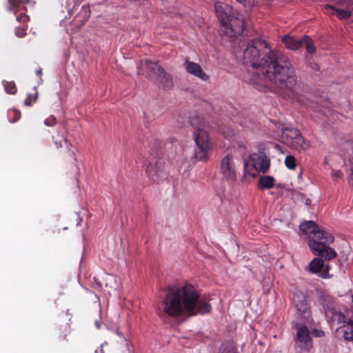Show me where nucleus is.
<instances>
[{"instance_id": "nucleus-26", "label": "nucleus", "mask_w": 353, "mask_h": 353, "mask_svg": "<svg viewBox=\"0 0 353 353\" xmlns=\"http://www.w3.org/2000/svg\"><path fill=\"white\" fill-rule=\"evenodd\" d=\"M9 2L10 4L13 5V7H10L9 8L10 10H13L14 7L19 8V9L23 7L21 4L20 0H9Z\"/></svg>"}, {"instance_id": "nucleus-35", "label": "nucleus", "mask_w": 353, "mask_h": 353, "mask_svg": "<svg viewBox=\"0 0 353 353\" xmlns=\"http://www.w3.org/2000/svg\"><path fill=\"white\" fill-rule=\"evenodd\" d=\"M148 172L149 173V174H152L151 171L149 169H148Z\"/></svg>"}, {"instance_id": "nucleus-7", "label": "nucleus", "mask_w": 353, "mask_h": 353, "mask_svg": "<svg viewBox=\"0 0 353 353\" xmlns=\"http://www.w3.org/2000/svg\"><path fill=\"white\" fill-rule=\"evenodd\" d=\"M327 13L339 19H347L353 16V2L350 0H335L333 5L325 6Z\"/></svg>"}, {"instance_id": "nucleus-21", "label": "nucleus", "mask_w": 353, "mask_h": 353, "mask_svg": "<svg viewBox=\"0 0 353 353\" xmlns=\"http://www.w3.org/2000/svg\"><path fill=\"white\" fill-rule=\"evenodd\" d=\"M239 3L242 4L245 8L252 9L257 6L259 3V0H236Z\"/></svg>"}, {"instance_id": "nucleus-12", "label": "nucleus", "mask_w": 353, "mask_h": 353, "mask_svg": "<svg viewBox=\"0 0 353 353\" xmlns=\"http://www.w3.org/2000/svg\"><path fill=\"white\" fill-rule=\"evenodd\" d=\"M220 172L223 176L230 182H233L236 179V165L234 160L225 157L221 161Z\"/></svg>"}, {"instance_id": "nucleus-5", "label": "nucleus", "mask_w": 353, "mask_h": 353, "mask_svg": "<svg viewBox=\"0 0 353 353\" xmlns=\"http://www.w3.org/2000/svg\"><path fill=\"white\" fill-rule=\"evenodd\" d=\"M144 67L148 70L147 77L163 88H170L173 85L172 79L162 67L150 61H146Z\"/></svg>"}, {"instance_id": "nucleus-11", "label": "nucleus", "mask_w": 353, "mask_h": 353, "mask_svg": "<svg viewBox=\"0 0 353 353\" xmlns=\"http://www.w3.org/2000/svg\"><path fill=\"white\" fill-rule=\"evenodd\" d=\"M214 12L221 28L226 24V21L233 15L234 12L237 11L225 3L217 1L214 3Z\"/></svg>"}, {"instance_id": "nucleus-17", "label": "nucleus", "mask_w": 353, "mask_h": 353, "mask_svg": "<svg viewBox=\"0 0 353 353\" xmlns=\"http://www.w3.org/2000/svg\"><path fill=\"white\" fill-rule=\"evenodd\" d=\"M290 147L299 151H305L309 149L310 143L307 141H306L299 133L298 134V137L290 145Z\"/></svg>"}, {"instance_id": "nucleus-37", "label": "nucleus", "mask_w": 353, "mask_h": 353, "mask_svg": "<svg viewBox=\"0 0 353 353\" xmlns=\"http://www.w3.org/2000/svg\"><path fill=\"white\" fill-rule=\"evenodd\" d=\"M352 178H353V173L352 174Z\"/></svg>"}, {"instance_id": "nucleus-8", "label": "nucleus", "mask_w": 353, "mask_h": 353, "mask_svg": "<svg viewBox=\"0 0 353 353\" xmlns=\"http://www.w3.org/2000/svg\"><path fill=\"white\" fill-rule=\"evenodd\" d=\"M245 27V22L242 15L239 12H234L233 15L228 19L226 24L223 26L221 30L228 37H234L243 32Z\"/></svg>"}, {"instance_id": "nucleus-28", "label": "nucleus", "mask_w": 353, "mask_h": 353, "mask_svg": "<svg viewBox=\"0 0 353 353\" xmlns=\"http://www.w3.org/2000/svg\"><path fill=\"white\" fill-rule=\"evenodd\" d=\"M15 33H16L17 36H18L19 37H23L26 34V30L24 28H17Z\"/></svg>"}, {"instance_id": "nucleus-20", "label": "nucleus", "mask_w": 353, "mask_h": 353, "mask_svg": "<svg viewBox=\"0 0 353 353\" xmlns=\"http://www.w3.org/2000/svg\"><path fill=\"white\" fill-rule=\"evenodd\" d=\"M303 45L305 46L307 52L310 54L314 53L316 49L312 43V39L307 36H304L303 37Z\"/></svg>"}, {"instance_id": "nucleus-13", "label": "nucleus", "mask_w": 353, "mask_h": 353, "mask_svg": "<svg viewBox=\"0 0 353 353\" xmlns=\"http://www.w3.org/2000/svg\"><path fill=\"white\" fill-rule=\"evenodd\" d=\"M185 70L188 73L193 75L202 81H208L209 76L203 70L201 65L195 62L185 61L184 63Z\"/></svg>"}, {"instance_id": "nucleus-34", "label": "nucleus", "mask_w": 353, "mask_h": 353, "mask_svg": "<svg viewBox=\"0 0 353 353\" xmlns=\"http://www.w3.org/2000/svg\"><path fill=\"white\" fill-rule=\"evenodd\" d=\"M321 277H323V278H327V277H328V276H327V274H326V273H323V274L321 275Z\"/></svg>"}, {"instance_id": "nucleus-3", "label": "nucleus", "mask_w": 353, "mask_h": 353, "mask_svg": "<svg viewBox=\"0 0 353 353\" xmlns=\"http://www.w3.org/2000/svg\"><path fill=\"white\" fill-rule=\"evenodd\" d=\"M299 228L309 238L307 245L314 254L326 260H331L336 256L335 250L329 245L334 241V236L330 233L319 228L312 221L302 223Z\"/></svg>"}, {"instance_id": "nucleus-33", "label": "nucleus", "mask_w": 353, "mask_h": 353, "mask_svg": "<svg viewBox=\"0 0 353 353\" xmlns=\"http://www.w3.org/2000/svg\"><path fill=\"white\" fill-rule=\"evenodd\" d=\"M95 325H96L97 328H100L101 327V324L99 323V321H96L95 322Z\"/></svg>"}, {"instance_id": "nucleus-14", "label": "nucleus", "mask_w": 353, "mask_h": 353, "mask_svg": "<svg viewBox=\"0 0 353 353\" xmlns=\"http://www.w3.org/2000/svg\"><path fill=\"white\" fill-rule=\"evenodd\" d=\"M343 324L337 329V332L345 340L353 341V321H343Z\"/></svg>"}, {"instance_id": "nucleus-25", "label": "nucleus", "mask_w": 353, "mask_h": 353, "mask_svg": "<svg viewBox=\"0 0 353 353\" xmlns=\"http://www.w3.org/2000/svg\"><path fill=\"white\" fill-rule=\"evenodd\" d=\"M37 94H34L32 98L31 97V96L29 94L27 97V99H26L25 101H24V103L26 105H28V106H30L32 105V102H34L37 101Z\"/></svg>"}, {"instance_id": "nucleus-16", "label": "nucleus", "mask_w": 353, "mask_h": 353, "mask_svg": "<svg viewBox=\"0 0 353 353\" xmlns=\"http://www.w3.org/2000/svg\"><path fill=\"white\" fill-rule=\"evenodd\" d=\"M299 133V131L295 128H285L283 131L282 139L284 143L290 146Z\"/></svg>"}, {"instance_id": "nucleus-27", "label": "nucleus", "mask_w": 353, "mask_h": 353, "mask_svg": "<svg viewBox=\"0 0 353 353\" xmlns=\"http://www.w3.org/2000/svg\"><path fill=\"white\" fill-rule=\"evenodd\" d=\"M17 19L19 21L26 23L29 21V17L23 13H20L17 17Z\"/></svg>"}, {"instance_id": "nucleus-6", "label": "nucleus", "mask_w": 353, "mask_h": 353, "mask_svg": "<svg viewBox=\"0 0 353 353\" xmlns=\"http://www.w3.org/2000/svg\"><path fill=\"white\" fill-rule=\"evenodd\" d=\"M246 173L256 176L259 172H265L270 167V161L262 153L252 154L244 164Z\"/></svg>"}, {"instance_id": "nucleus-36", "label": "nucleus", "mask_w": 353, "mask_h": 353, "mask_svg": "<svg viewBox=\"0 0 353 353\" xmlns=\"http://www.w3.org/2000/svg\"><path fill=\"white\" fill-rule=\"evenodd\" d=\"M37 74H41V71H37Z\"/></svg>"}, {"instance_id": "nucleus-22", "label": "nucleus", "mask_w": 353, "mask_h": 353, "mask_svg": "<svg viewBox=\"0 0 353 353\" xmlns=\"http://www.w3.org/2000/svg\"><path fill=\"white\" fill-rule=\"evenodd\" d=\"M285 164L288 168L294 170L296 166V159L291 155L287 156L285 159Z\"/></svg>"}, {"instance_id": "nucleus-29", "label": "nucleus", "mask_w": 353, "mask_h": 353, "mask_svg": "<svg viewBox=\"0 0 353 353\" xmlns=\"http://www.w3.org/2000/svg\"><path fill=\"white\" fill-rule=\"evenodd\" d=\"M332 176L335 178H341L342 174L339 170H333L332 172Z\"/></svg>"}, {"instance_id": "nucleus-2", "label": "nucleus", "mask_w": 353, "mask_h": 353, "mask_svg": "<svg viewBox=\"0 0 353 353\" xmlns=\"http://www.w3.org/2000/svg\"><path fill=\"white\" fill-rule=\"evenodd\" d=\"M210 304L199 299V294L194 287L189 283L170 289L163 302V311L169 316L176 317L188 314H206L211 311Z\"/></svg>"}, {"instance_id": "nucleus-32", "label": "nucleus", "mask_w": 353, "mask_h": 353, "mask_svg": "<svg viewBox=\"0 0 353 353\" xmlns=\"http://www.w3.org/2000/svg\"><path fill=\"white\" fill-rule=\"evenodd\" d=\"M323 334V332L322 331H318V332H316V336H322Z\"/></svg>"}, {"instance_id": "nucleus-4", "label": "nucleus", "mask_w": 353, "mask_h": 353, "mask_svg": "<svg viewBox=\"0 0 353 353\" xmlns=\"http://www.w3.org/2000/svg\"><path fill=\"white\" fill-rule=\"evenodd\" d=\"M195 143L194 158L198 161H205L208 159L212 143L208 132L203 128H195L192 133Z\"/></svg>"}, {"instance_id": "nucleus-10", "label": "nucleus", "mask_w": 353, "mask_h": 353, "mask_svg": "<svg viewBox=\"0 0 353 353\" xmlns=\"http://www.w3.org/2000/svg\"><path fill=\"white\" fill-rule=\"evenodd\" d=\"M292 301L300 318L308 322L311 319V314L305 296L302 293H296L294 294Z\"/></svg>"}, {"instance_id": "nucleus-23", "label": "nucleus", "mask_w": 353, "mask_h": 353, "mask_svg": "<svg viewBox=\"0 0 353 353\" xmlns=\"http://www.w3.org/2000/svg\"><path fill=\"white\" fill-rule=\"evenodd\" d=\"M4 87L6 92L8 94H14L17 92V88L13 82H7Z\"/></svg>"}, {"instance_id": "nucleus-24", "label": "nucleus", "mask_w": 353, "mask_h": 353, "mask_svg": "<svg viewBox=\"0 0 353 353\" xmlns=\"http://www.w3.org/2000/svg\"><path fill=\"white\" fill-rule=\"evenodd\" d=\"M57 123V119L56 118L51 115L44 121V124L46 126H54Z\"/></svg>"}, {"instance_id": "nucleus-31", "label": "nucleus", "mask_w": 353, "mask_h": 353, "mask_svg": "<svg viewBox=\"0 0 353 353\" xmlns=\"http://www.w3.org/2000/svg\"><path fill=\"white\" fill-rule=\"evenodd\" d=\"M335 316L336 317H338V319L340 320V321H342L343 319H345L344 316L342 315L340 313H337L335 314Z\"/></svg>"}, {"instance_id": "nucleus-1", "label": "nucleus", "mask_w": 353, "mask_h": 353, "mask_svg": "<svg viewBox=\"0 0 353 353\" xmlns=\"http://www.w3.org/2000/svg\"><path fill=\"white\" fill-rule=\"evenodd\" d=\"M243 62L282 90H292L297 84V77L289 59L265 41L248 43L243 51Z\"/></svg>"}, {"instance_id": "nucleus-9", "label": "nucleus", "mask_w": 353, "mask_h": 353, "mask_svg": "<svg viewBox=\"0 0 353 353\" xmlns=\"http://www.w3.org/2000/svg\"><path fill=\"white\" fill-rule=\"evenodd\" d=\"M295 342L297 346L303 350H310L312 347L311 334L305 325H296Z\"/></svg>"}, {"instance_id": "nucleus-30", "label": "nucleus", "mask_w": 353, "mask_h": 353, "mask_svg": "<svg viewBox=\"0 0 353 353\" xmlns=\"http://www.w3.org/2000/svg\"><path fill=\"white\" fill-rule=\"evenodd\" d=\"M15 115V121L18 120L21 117V113L19 112L14 111V112Z\"/></svg>"}, {"instance_id": "nucleus-19", "label": "nucleus", "mask_w": 353, "mask_h": 353, "mask_svg": "<svg viewBox=\"0 0 353 353\" xmlns=\"http://www.w3.org/2000/svg\"><path fill=\"white\" fill-rule=\"evenodd\" d=\"M259 183L261 189L271 188L274 186V179L269 175L263 176L259 179Z\"/></svg>"}, {"instance_id": "nucleus-18", "label": "nucleus", "mask_w": 353, "mask_h": 353, "mask_svg": "<svg viewBox=\"0 0 353 353\" xmlns=\"http://www.w3.org/2000/svg\"><path fill=\"white\" fill-rule=\"evenodd\" d=\"M324 262L320 258H314L308 265V269L312 273H317L323 268Z\"/></svg>"}, {"instance_id": "nucleus-15", "label": "nucleus", "mask_w": 353, "mask_h": 353, "mask_svg": "<svg viewBox=\"0 0 353 353\" xmlns=\"http://www.w3.org/2000/svg\"><path fill=\"white\" fill-rule=\"evenodd\" d=\"M281 40L285 44V47L291 50H296L303 46V38L296 39L289 34H285L282 37Z\"/></svg>"}]
</instances>
